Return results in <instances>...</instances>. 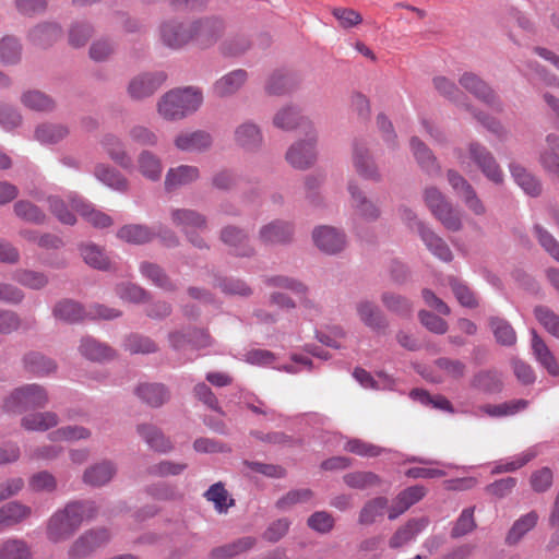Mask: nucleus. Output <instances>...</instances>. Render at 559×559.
I'll list each match as a JSON object with an SVG mask.
<instances>
[{"label": "nucleus", "mask_w": 559, "mask_h": 559, "mask_svg": "<svg viewBox=\"0 0 559 559\" xmlns=\"http://www.w3.org/2000/svg\"><path fill=\"white\" fill-rule=\"evenodd\" d=\"M138 168L143 177L152 181L160 179L163 167L159 158L150 151H142L138 156Z\"/></svg>", "instance_id": "nucleus-47"}, {"label": "nucleus", "mask_w": 559, "mask_h": 559, "mask_svg": "<svg viewBox=\"0 0 559 559\" xmlns=\"http://www.w3.org/2000/svg\"><path fill=\"white\" fill-rule=\"evenodd\" d=\"M136 430L151 449L158 452H167L171 449L170 440L166 439L157 427L142 424L138 426Z\"/></svg>", "instance_id": "nucleus-42"}, {"label": "nucleus", "mask_w": 559, "mask_h": 559, "mask_svg": "<svg viewBox=\"0 0 559 559\" xmlns=\"http://www.w3.org/2000/svg\"><path fill=\"white\" fill-rule=\"evenodd\" d=\"M194 28L197 32L195 43L201 48H206L215 44L221 37L224 29V23L218 19H205L195 21Z\"/></svg>", "instance_id": "nucleus-30"}, {"label": "nucleus", "mask_w": 559, "mask_h": 559, "mask_svg": "<svg viewBox=\"0 0 559 559\" xmlns=\"http://www.w3.org/2000/svg\"><path fill=\"white\" fill-rule=\"evenodd\" d=\"M134 393L152 407L160 406L169 396L165 386L159 383H141L135 388Z\"/></svg>", "instance_id": "nucleus-40"}, {"label": "nucleus", "mask_w": 559, "mask_h": 559, "mask_svg": "<svg viewBox=\"0 0 559 559\" xmlns=\"http://www.w3.org/2000/svg\"><path fill=\"white\" fill-rule=\"evenodd\" d=\"M503 386L502 373L495 368L480 369L469 380L472 390L487 395L501 393Z\"/></svg>", "instance_id": "nucleus-17"}, {"label": "nucleus", "mask_w": 559, "mask_h": 559, "mask_svg": "<svg viewBox=\"0 0 559 559\" xmlns=\"http://www.w3.org/2000/svg\"><path fill=\"white\" fill-rule=\"evenodd\" d=\"M165 72L143 73L133 78L128 85V94L132 99L141 100L154 94L166 81Z\"/></svg>", "instance_id": "nucleus-14"}, {"label": "nucleus", "mask_w": 559, "mask_h": 559, "mask_svg": "<svg viewBox=\"0 0 559 559\" xmlns=\"http://www.w3.org/2000/svg\"><path fill=\"white\" fill-rule=\"evenodd\" d=\"M388 503L389 501L385 497H377L367 501L359 512L358 522L361 525L374 523L376 519L383 514Z\"/></svg>", "instance_id": "nucleus-57"}, {"label": "nucleus", "mask_w": 559, "mask_h": 559, "mask_svg": "<svg viewBox=\"0 0 559 559\" xmlns=\"http://www.w3.org/2000/svg\"><path fill=\"white\" fill-rule=\"evenodd\" d=\"M347 191L350 195V206L359 219L373 223L381 217L380 206L366 195L357 181H348Z\"/></svg>", "instance_id": "nucleus-9"}, {"label": "nucleus", "mask_w": 559, "mask_h": 559, "mask_svg": "<svg viewBox=\"0 0 559 559\" xmlns=\"http://www.w3.org/2000/svg\"><path fill=\"white\" fill-rule=\"evenodd\" d=\"M312 240L321 252L330 255L342 252L347 245L346 234L342 229L329 225L314 227Z\"/></svg>", "instance_id": "nucleus-11"}, {"label": "nucleus", "mask_w": 559, "mask_h": 559, "mask_svg": "<svg viewBox=\"0 0 559 559\" xmlns=\"http://www.w3.org/2000/svg\"><path fill=\"white\" fill-rule=\"evenodd\" d=\"M57 478L48 471L33 474L28 479V488L33 492L51 493L57 489Z\"/></svg>", "instance_id": "nucleus-60"}, {"label": "nucleus", "mask_w": 559, "mask_h": 559, "mask_svg": "<svg viewBox=\"0 0 559 559\" xmlns=\"http://www.w3.org/2000/svg\"><path fill=\"white\" fill-rule=\"evenodd\" d=\"M307 123L313 124L308 118L301 116L299 110L293 106L283 107L273 117V124L285 131L300 128L304 134H306Z\"/></svg>", "instance_id": "nucleus-27"}, {"label": "nucleus", "mask_w": 559, "mask_h": 559, "mask_svg": "<svg viewBox=\"0 0 559 559\" xmlns=\"http://www.w3.org/2000/svg\"><path fill=\"white\" fill-rule=\"evenodd\" d=\"M100 144L109 158L126 170L133 169V160L126 150L124 143L117 135L108 133L103 136Z\"/></svg>", "instance_id": "nucleus-24"}, {"label": "nucleus", "mask_w": 559, "mask_h": 559, "mask_svg": "<svg viewBox=\"0 0 559 559\" xmlns=\"http://www.w3.org/2000/svg\"><path fill=\"white\" fill-rule=\"evenodd\" d=\"M117 296L129 302L141 304L150 298V294L143 287L133 283H121L116 286Z\"/></svg>", "instance_id": "nucleus-61"}, {"label": "nucleus", "mask_w": 559, "mask_h": 559, "mask_svg": "<svg viewBox=\"0 0 559 559\" xmlns=\"http://www.w3.org/2000/svg\"><path fill=\"white\" fill-rule=\"evenodd\" d=\"M122 347L132 355L152 354L157 350V345L147 336L132 333L124 337Z\"/></svg>", "instance_id": "nucleus-54"}, {"label": "nucleus", "mask_w": 559, "mask_h": 559, "mask_svg": "<svg viewBox=\"0 0 559 559\" xmlns=\"http://www.w3.org/2000/svg\"><path fill=\"white\" fill-rule=\"evenodd\" d=\"M140 273L156 287L163 290H171V280L159 265L143 261L140 264Z\"/></svg>", "instance_id": "nucleus-51"}, {"label": "nucleus", "mask_w": 559, "mask_h": 559, "mask_svg": "<svg viewBox=\"0 0 559 559\" xmlns=\"http://www.w3.org/2000/svg\"><path fill=\"white\" fill-rule=\"evenodd\" d=\"M14 214L24 222L43 225L46 223V214L34 203L20 200L13 206Z\"/></svg>", "instance_id": "nucleus-53"}, {"label": "nucleus", "mask_w": 559, "mask_h": 559, "mask_svg": "<svg viewBox=\"0 0 559 559\" xmlns=\"http://www.w3.org/2000/svg\"><path fill=\"white\" fill-rule=\"evenodd\" d=\"M318 132L313 124L307 123L305 139L294 142L286 151L285 159L295 169L306 170L317 162Z\"/></svg>", "instance_id": "nucleus-3"}, {"label": "nucleus", "mask_w": 559, "mask_h": 559, "mask_svg": "<svg viewBox=\"0 0 559 559\" xmlns=\"http://www.w3.org/2000/svg\"><path fill=\"white\" fill-rule=\"evenodd\" d=\"M26 371L36 377H46L57 370V364L51 358L38 352H31L23 357Z\"/></svg>", "instance_id": "nucleus-37"}, {"label": "nucleus", "mask_w": 559, "mask_h": 559, "mask_svg": "<svg viewBox=\"0 0 559 559\" xmlns=\"http://www.w3.org/2000/svg\"><path fill=\"white\" fill-rule=\"evenodd\" d=\"M221 241L228 247L229 253L240 258H250L255 254L250 243L249 234L235 225L224 226L219 231Z\"/></svg>", "instance_id": "nucleus-12"}, {"label": "nucleus", "mask_w": 559, "mask_h": 559, "mask_svg": "<svg viewBox=\"0 0 559 559\" xmlns=\"http://www.w3.org/2000/svg\"><path fill=\"white\" fill-rule=\"evenodd\" d=\"M203 99V91L199 86L177 87V118H186L197 112Z\"/></svg>", "instance_id": "nucleus-20"}, {"label": "nucleus", "mask_w": 559, "mask_h": 559, "mask_svg": "<svg viewBox=\"0 0 559 559\" xmlns=\"http://www.w3.org/2000/svg\"><path fill=\"white\" fill-rule=\"evenodd\" d=\"M432 82L438 93L451 102H454L461 106L462 102L466 100V97L461 92V90L455 85L453 81L449 80L448 78L436 76Z\"/></svg>", "instance_id": "nucleus-63"}, {"label": "nucleus", "mask_w": 559, "mask_h": 559, "mask_svg": "<svg viewBox=\"0 0 559 559\" xmlns=\"http://www.w3.org/2000/svg\"><path fill=\"white\" fill-rule=\"evenodd\" d=\"M352 162L355 171L365 180L381 182L382 173L370 153L369 148L360 141H354Z\"/></svg>", "instance_id": "nucleus-10"}, {"label": "nucleus", "mask_w": 559, "mask_h": 559, "mask_svg": "<svg viewBox=\"0 0 559 559\" xmlns=\"http://www.w3.org/2000/svg\"><path fill=\"white\" fill-rule=\"evenodd\" d=\"M469 159L477 166L481 174L495 185L503 182V171L493 154L481 143L471 142L467 145Z\"/></svg>", "instance_id": "nucleus-5"}, {"label": "nucleus", "mask_w": 559, "mask_h": 559, "mask_svg": "<svg viewBox=\"0 0 559 559\" xmlns=\"http://www.w3.org/2000/svg\"><path fill=\"white\" fill-rule=\"evenodd\" d=\"M537 522L538 514L536 511H530L520 516L509 530L504 539L506 544L508 546L518 545L521 539L536 526Z\"/></svg>", "instance_id": "nucleus-36"}, {"label": "nucleus", "mask_w": 559, "mask_h": 559, "mask_svg": "<svg viewBox=\"0 0 559 559\" xmlns=\"http://www.w3.org/2000/svg\"><path fill=\"white\" fill-rule=\"evenodd\" d=\"M429 524L427 516L409 519L403 526L399 527L389 540L393 549L403 547L414 540Z\"/></svg>", "instance_id": "nucleus-22"}, {"label": "nucleus", "mask_w": 559, "mask_h": 559, "mask_svg": "<svg viewBox=\"0 0 559 559\" xmlns=\"http://www.w3.org/2000/svg\"><path fill=\"white\" fill-rule=\"evenodd\" d=\"M247 80L248 72L246 70H233L214 82L212 92L218 98L230 97L245 85Z\"/></svg>", "instance_id": "nucleus-21"}, {"label": "nucleus", "mask_w": 559, "mask_h": 559, "mask_svg": "<svg viewBox=\"0 0 559 559\" xmlns=\"http://www.w3.org/2000/svg\"><path fill=\"white\" fill-rule=\"evenodd\" d=\"M264 283L271 287L288 289L300 297H306V295L308 294V287L302 282L294 277L285 275H275L266 277L264 280Z\"/></svg>", "instance_id": "nucleus-59"}, {"label": "nucleus", "mask_w": 559, "mask_h": 559, "mask_svg": "<svg viewBox=\"0 0 559 559\" xmlns=\"http://www.w3.org/2000/svg\"><path fill=\"white\" fill-rule=\"evenodd\" d=\"M177 224L182 225L183 233L193 246L207 248L205 240L198 234L206 229V219L203 215L192 210H177Z\"/></svg>", "instance_id": "nucleus-13"}, {"label": "nucleus", "mask_w": 559, "mask_h": 559, "mask_svg": "<svg viewBox=\"0 0 559 559\" xmlns=\"http://www.w3.org/2000/svg\"><path fill=\"white\" fill-rule=\"evenodd\" d=\"M14 280L21 285L35 290L44 288L49 282L45 273L32 270H17L14 273Z\"/></svg>", "instance_id": "nucleus-62"}, {"label": "nucleus", "mask_w": 559, "mask_h": 559, "mask_svg": "<svg viewBox=\"0 0 559 559\" xmlns=\"http://www.w3.org/2000/svg\"><path fill=\"white\" fill-rule=\"evenodd\" d=\"M234 140L238 147L250 153L258 152L263 145L262 131L251 121H246L235 129Z\"/></svg>", "instance_id": "nucleus-19"}, {"label": "nucleus", "mask_w": 559, "mask_h": 559, "mask_svg": "<svg viewBox=\"0 0 559 559\" xmlns=\"http://www.w3.org/2000/svg\"><path fill=\"white\" fill-rule=\"evenodd\" d=\"M21 103L26 108L38 112H51L56 108L55 99L38 90L24 92L21 96Z\"/></svg>", "instance_id": "nucleus-41"}, {"label": "nucleus", "mask_w": 559, "mask_h": 559, "mask_svg": "<svg viewBox=\"0 0 559 559\" xmlns=\"http://www.w3.org/2000/svg\"><path fill=\"white\" fill-rule=\"evenodd\" d=\"M409 145L416 162L424 171L431 176L440 174V166L437 158L418 136H412Z\"/></svg>", "instance_id": "nucleus-31"}, {"label": "nucleus", "mask_w": 559, "mask_h": 559, "mask_svg": "<svg viewBox=\"0 0 559 559\" xmlns=\"http://www.w3.org/2000/svg\"><path fill=\"white\" fill-rule=\"evenodd\" d=\"M32 554L26 542L8 538L0 545V559H31Z\"/></svg>", "instance_id": "nucleus-56"}, {"label": "nucleus", "mask_w": 559, "mask_h": 559, "mask_svg": "<svg viewBox=\"0 0 559 559\" xmlns=\"http://www.w3.org/2000/svg\"><path fill=\"white\" fill-rule=\"evenodd\" d=\"M80 354L91 361H104L115 357V350L92 336H84L79 345Z\"/></svg>", "instance_id": "nucleus-32"}, {"label": "nucleus", "mask_w": 559, "mask_h": 559, "mask_svg": "<svg viewBox=\"0 0 559 559\" xmlns=\"http://www.w3.org/2000/svg\"><path fill=\"white\" fill-rule=\"evenodd\" d=\"M257 538L252 536L240 537L228 544L215 547L211 550V559H231L252 549Z\"/></svg>", "instance_id": "nucleus-33"}, {"label": "nucleus", "mask_w": 559, "mask_h": 559, "mask_svg": "<svg viewBox=\"0 0 559 559\" xmlns=\"http://www.w3.org/2000/svg\"><path fill=\"white\" fill-rule=\"evenodd\" d=\"M97 513L98 508L93 500L69 501L48 519L47 538L52 543L66 542L79 531L84 521L93 520Z\"/></svg>", "instance_id": "nucleus-1"}, {"label": "nucleus", "mask_w": 559, "mask_h": 559, "mask_svg": "<svg viewBox=\"0 0 559 559\" xmlns=\"http://www.w3.org/2000/svg\"><path fill=\"white\" fill-rule=\"evenodd\" d=\"M534 314L549 334L559 338V316L557 313L546 306H536Z\"/></svg>", "instance_id": "nucleus-64"}, {"label": "nucleus", "mask_w": 559, "mask_h": 559, "mask_svg": "<svg viewBox=\"0 0 559 559\" xmlns=\"http://www.w3.org/2000/svg\"><path fill=\"white\" fill-rule=\"evenodd\" d=\"M460 85L475 98L483 102L493 110L503 111V103L495 90L474 72H464L459 79Z\"/></svg>", "instance_id": "nucleus-4"}, {"label": "nucleus", "mask_w": 559, "mask_h": 559, "mask_svg": "<svg viewBox=\"0 0 559 559\" xmlns=\"http://www.w3.org/2000/svg\"><path fill=\"white\" fill-rule=\"evenodd\" d=\"M92 432L88 428L79 426V425H69L60 427L51 432H49L48 438L50 441L59 442V441H79L86 440L91 438Z\"/></svg>", "instance_id": "nucleus-52"}, {"label": "nucleus", "mask_w": 559, "mask_h": 559, "mask_svg": "<svg viewBox=\"0 0 559 559\" xmlns=\"http://www.w3.org/2000/svg\"><path fill=\"white\" fill-rule=\"evenodd\" d=\"M83 261L98 271H110L112 263L105 249L94 242H83L79 246Z\"/></svg>", "instance_id": "nucleus-29"}, {"label": "nucleus", "mask_w": 559, "mask_h": 559, "mask_svg": "<svg viewBox=\"0 0 559 559\" xmlns=\"http://www.w3.org/2000/svg\"><path fill=\"white\" fill-rule=\"evenodd\" d=\"M528 406V402L523 399L503 402L501 404H486L480 406V411L489 417H506L518 414Z\"/></svg>", "instance_id": "nucleus-46"}, {"label": "nucleus", "mask_w": 559, "mask_h": 559, "mask_svg": "<svg viewBox=\"0 0 559 559\" xmlns=\"http://www.w3.org/2000/svg\"><path fill=\"white\" fill-rule=\"evenodd\" d=\"M537 162L543 170L559 179V135L550 132L537 153Z\"/></svg>", "instance_id": "nucleus-15"}, {"label": "nucleus", "mask_w": 559, "mask_h": 559, "mask_svg": "<svg viewBox=\"0 0 559 559\" xmlns=\"http://www.w3.org/2000/svg\"><path fill=\"white\" fill-rule=\"evenodd\" d=\"M59 424V417L53 412L34 413L22 418V426L29 431H46Z\"/></svg>", "instance_id": "nucleus-45"}, {"label": "nucleus", "mask_w": 559, "mask_h": 559, "mask_svg": "<svg viewBox=\"0 0 559 559\" xmlns=\"http://www.w3.org/2000/svg\"><path fill=\"white\" fill-rule=\"evenodd\" d=\"M346 486L354 489L364 490L369 487L380 485V477L372 472H352L343 476Z\"/></svg>", "instance_id": "nucleus-58"}, {"label": "nucleus", "mask_w": 559, "mask_h": 559, "mask_svg": "<svg viewBox=\"0 0 559 559\" xmlns=\"http://www.w3.org/2000/svg\"><path fill=\"white\" fill-rule=\"evenodd\" d=\"M31 515L32 508L20 501H10L0 507V516L7 528L19 525Z\"/></svg>", "instance_id": "nucleus-38"}, {"label": "nucleus", "mask_w": 559, "mask_h": 559, "mask_svg": "<svg viewBox=\"0 0 559 559\" xmlns=\"http://www.w3.org/2000/svg\"><path fill=\"white\" fill-rule=\"evenodd\" d=\"M295 224L285 219H274L258 230V240L264 246H287L294 241Z\"/></svg>", "instance_id": "nucleus-8"}, {"label": "nucleus", "mask_w": 559, "mask_h": 559, "mask_svg": "<svg viewBox=\"0 0 559 559\" xmlns=\"http://www.w3.org/2000/svg\"><path fill=\"white\" fill-rule=\"evenodd\" d=\"M158 234V230L144 224H127L117 230L120 240L136 246L151 242Z\"/></svg>", "instance_id": "nucleus-26"}, {"label": "nucleus", "mask_w": 559, "mask_h": 559, "mask_svg": "<svg viewBox=\"0 0 559 559\" xmlns=\"http://www.w3.org/2000/svg\"><path fill=\"white\" fill-rule=\"evenodd\" d=\"M22 58V45L13 35L3 36L0 39V61L3 64L13 66Z\"/></svg>", "instance_id": "nucleus-50"}, {"label": "nucleus", "mask_w": 559, "mask_h": 559, "mask_svg": "<svg viewBox=\"0 0 559 559\" xmlns=\"http://www.w3.org/2000/svg\"><path fill=\"white\" fill-rule=\"evenodd\" d=\"M204 497L214 503L218 513H227L228 509L235 504V500L229 497L223 483L218 481L212 485L204 493Z\"/></svg>", "instance_id": "nucleus-55"}, {"label": "nucleus", "mask_w": 559, "mask_h": 559, "mask_svg": "<svg viewBox=\"0 0 559 559\" xmlns=\"http://www.w3.org/2000/svg\"><path fill=\"white\" fill-rule=\"evenodd\" d=\"M48 401L46 389L37 383H31L13 390L4 399L3 408L7 412L23 413L28 409L44 408Z\"/></svg>", "instance_id": "nucleus-2"}, {"label": "nucleus", "mask_w": 559, "mask_h": 559, "mask_svg": "<svg viewBox=\"0 0 559 559\" xmlns=\"http://www.w3.org/2000/svg\"><path fill=\"white\" fill-rule=\"evenodd\" d=\"M62 35V28L55 22H43L34 26L28 33V40L36 47L47 49Z\"/></svg>", "instance_id": "nucleus-23"}, {"label": "nucleus", "mask_w": 559, "mask_h": 559, "mask_svg": "<svg viewBox=\"0 0 559 559\" xmlns=\"http://www.w3.org/2000/svg\"><path fill=\"white\" fill-rule=\"evenodd\" d=\"M355 312L358 320L370 331L377 334H385L390 328V321L383 310L371 299L361 298L355 304Z\"/></svg>", "instance_id": "nucleus-7"}, {"label": "nucleus", "mask_w": 559, "mask_h": 559, "mask_svg": "<svg viewBox=\"0 0 559 559\" xmlns=\"http://www.w3.org/2000/svg\"><path fill=\"white\" fill-rule=\"evenodd\" d=\"M110 540V533L105 527L85 531L69 548L70 559H84Z\"/></svg>", "instance_id": "nucleus-6"}, {"label": "nucleus", "mask_w": 559, "mask_h": 559, "mask_svg": "<svg viewBox=\"0 0 559 559\" xmlns=\"http://www.w3.org/2000/svg\"><path fill=\"white\" fill-rule=\"evenodd\" d=\"M94 177L111 190L126 193L129 190V180L115 167L98 163L94 167Z\"/></svg>", "instance_id": "nucleus-25"}, {"label": "nucleus", "mask_w": 559, "mask_h": 559, "mask_svg": "<svg viewBox=\"0 0 559 559\" xmlns=\"http://www.w3.org/2000/svg\"><path fill=\"white\" fill-rule=\"evenodd\" d=\"M489 326L497 343L500 345L512 346L516 343V333L506 319L499 317H490Z\"/></svg>", "instance_id": "nucleus-48"}, {"label": "nucleus", "mask_w": 559, "mask_h": 559, "mask_svg": "<svg viewBox=\"0 0 559 559\" xmlns=\"http://www.w3.org/2000/svg\"><path fill=\"white\" fill-rule=\"evenodd\" d=\"M420 239L427 249L443 262H451L453 253L447 242L428 226L420 227Z\"/></svg>", "instance_id": "nucleus-34"}, {"label": "nucleus", "mask_w": 559, "mask_h": 559, "mask_svg": "<svg viewBox=\"0 0 559 559\" xmlns=\"http://www.w3.org/2000/svg\"><path fill=\"white\" fill-rule=\"evenodd\" d=\"M510 171L515 182L531 197H537L542 192L539 180L528 173L524 167L511 164Z\"/></svg>", "instance_id": "nucleus-44"}, {"label": "nucleus", "mask_w": 559, "mask_h": 559, "mask_svg": "<svg viewBox=\"0 0 559 559\" xmlns=\"http://www.w3.org/2000/svg\"><path fill=\"white\" fill-rule=\"evenodd\" d=\"M213 144V136L205 130H185L177 134V150L189 153L209 151Z\"/></svg>", "instance_id": "nucleus-18"}, {"label": "nucleus", "mask_w": 559, "mask_h": 559, "mask_svg": "<svg viewBox=\"0 0 559 559\" xmlns=\"http://www.w3.org/2000/svg\"><path fill=\"white\" fill-rule=\"evenodd\" d=\"M69 134L66 126L60 123H43L35 129V139L41 144H56Z\"/></svg>", "instance_id": "nucleus-49"}, {"label": "nucleus", "mask_w": 559, "mask_h": 559, "mask_svg": "<svg viewBox=\"0 0 559 559\" xmlns=\"http://www.w3.org/2000/svg\"><path fill=\"white\" fill-rule=\"evenodd\" d=\"M532 350L536 360L548 371L549 374L555 377L559 376V365L554 354L535 331H532Z\"/></svg>", "instance_id": "nucleus-35"}, {"label": "nucleus", "mask_w": 559, "mask_h": 559, "mask_svg": "<svg viewBox=\"0 0 559 559\" xmlns=\"http://www.w3.org/2000/svg\"><path fill=\"white\" fill-rule=\"evenodd\" d=\"M71 207L80 213L88 223L98 228H105L112 224V219L109 215L96 211L92 204L86 202L83 198L78 194H71L69 197Z\"/></svg>", "instance_id": "nucleus-28"}, {"label": "nucleus", "mask_w": 559, "mask_h": 559, "mask_svg": "<svg viewBox=\"0 0 559 559\" xmlns=\"http://www.w3.org/2000/svg\"><path fill=\"white\" fill-rule=\"evenodd\" d=\"M52 313L55 318L68 323H75L86 318V311L83 307L71 299H64L57 302Z\"/></svg>", "instance_id": "nucleus-43"}, {"label": "nucleus", "mask_w": 559, "mask_h": 559, "mask_svg": "<svg viewBox=\"0 0 559 559\" xmlns=\"http://www.w3.org/2000/svg\"><path fill=\"white\" fill-rule=\"evenodd\" d=\"M118 472L117 464L111 460H102L90 465L82 475V481L94 488L108 485Z\"/></svg>", "instance_id": "nucleus-16"}, {"label": "nucleus", "mask_w": 559, "mask_h": 559, "mask_svg": "<svg viewBox=\"0 0 559 559\" xmlns=\"http://www.w3.org/2000/svg\"><path fill=\"white\" fill-rule=\"evenodd\" d=\"M380 300L389 312L401 318L408 319L413 314V302L405 296L385 290L381 294Z\"/></svg>", "instance_id": "nucleus-39"}]
</instances>
